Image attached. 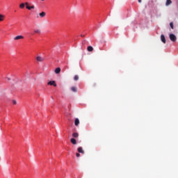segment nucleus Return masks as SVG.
Wrapping results in <instances>:
<instances>
[{
  "instance_id": "obj_24",
  "label": "nucleus",
  "mask_w": 178,
  "mask_h": 178,
  "mask_svg": "<svg viewBox=\"0 0 178 178\" xmlns=\"http://www.w3.org/2000/svg\"><path fill=\"white\" fill-rule=\"evenodd\" d=\"M81 37H86L85 35H81Z\"/></svg>"
},
{
  "instance_id": "obj_25",
  "label": "nucleus",
  "mask_w": 178,
  "mask_h": 178,
  "mask_svg": "<svg viewBox=\"0 0 178 178\" xmlns=\"http://www.w3.org/2000/svg\"><path fill=\"white\" fill-rule=\"evenodd\" d=\"M24 5H29V3L26 2V3H24Z\"/></svg>"
},
{
  "instance_id": "obj_22",
  "label": "nucleus",
  "mask_w": 178,
  "mask_h": 178,
  "mask_svg": "<svg viewBox=\"0 0 178 178\" xmlns=\"http://www.w3.org/2000/svg\"><path fill=\"white\" fill-rule=\"evenodd\" d=\"M13 105H16V104H17L16 100H13Z\"/></svg>"
},
{
  "instance_id": "obj_21",
  "label": "nucleus",
  "mask_w": 178,
  "mask_h": 178,
  "mask_svg": "<svg viewBox=\"0 0 178 178\" xmlns=\"http://www.w3.org/2000/svg\"><path fill=\"white\" fill-rule=\"evenodd\" d=\"M76 156L77 158H80V154H79V153H76Z\"/></svg>"
},
{
  "instance_id": "obj_16",
  "label": "nucleus",
  "mask_w": 178,
  "mask_h": 178,
  "mask_svg": "<svg viewBox=\"0 0 178 178\" xmlns=\"http://www.w3.org/2000/svg\"><path fill=\"white\" fill-rule=\"evenodd\" d=\"M26 9H28L29 10H31V9H34V6H26Z\"/></svg>"
},
{
  "instance_id": "obj_27",
  "label": "nucleus",
  "mask_w": 178,
  "mask_h": 178,
  "mask_svg": "<svg viewBox=\"0 0 178 178\" xmlns=\"http://www.w3.org/2000/svg\"><path fill=\"white\" fill-rule=\"evenodd\" d=\"M41 1H44V0H41Z\"/></svg>"
},
{
  "instance_id": "obj_15",
  "label": "nucleus",
  "mask_w": 178,
  "mask_h": 178,
  "mask_svg": "<svg viewBox=\"0 0 178 178\" xmlns=\"http://www.w3.org/2000/svg\"><path fill=\"white\" fill-rule=\"evenodd\" d=\"M4 19H5V15L0 14V22H3Z\"/></svg>"
},
{
  "instance_id": "obj_17",
  "label": "nucleus",
  "mask_w": 178,
  "mask_h": 178,
  "mask_svg": "<svg viewBox=\"0 0 178 178\" xmlns=\"http://www.w3.org/2000/svg\"><path fill=\"white\" fill-rule=\"evenodd\" d=\"M34 33H35L36 34H41V31L40 29H35L34 31Z\"/></svg>"
},
{
  "instance_id": "obj_23",
  "label": "nucleus",
  "mask_w": 178,
  "mask_h": 178,
  "mask_svg": "<svg viewBox=\"0 0 178 178\" xmlns=\"http://www.w3.org/2000/svg\"><path fill=\"white\" fill-rule=\"evenodd\" d=\"M138 2L139 3H141L142 1H141V0H138Z\"/></svg>"
},
{
  "instance_id": "obj_14",
  "label": "nucleus",
  "mask_w": 178,
  "mask_h": 178,
  "mask_svg": "<svg viewBox=\"0 0 178 178\" xmlns=\"http://www.w3.org/2000/svg\"><path fill=\"white\" fill-rule=\"evenodd\" d=\"M71 90L72 91V92H77V88L74 86H72L71 88Z\"/></svg>"
},
{
  "instance_id": "obj_3",
  "label": "nucleus",
  "mask_w": 178,
  "mask_h": 178,
  "mask_svg": "<svg viewBox=\"0 0 178 178\" xmlns=\"http://www.w3.org/2000/svg\"><path fill=\"white\" fill-rule=\"evenodd\" d=\"M47 86H54V87H56V82L55 81H50L47 83Z\"/></svg>"
},
{
  "instance_id": "obj_19",
  "label": "nucleus",
  "mask_w": 178,
  "mask_h": 178,
  "mask_svg": "<svg viewBox=\"0 0 178 178\" xmlns=\"http://www.w3.org/2000/svg\"><path fill=\"white\" fill-rule=\"evenodd\" d=\"M74 80L75 81H77V80H79V76L78 75H75L74 77Z\"/></svg>"
},
{
  "instance_id": "obj_10",
  "label": "nucleus",
  "mask_w": 178,
  "mask_h": 178,
  "mask_svg": "<svg viewBox=\"0 0 178 178\" xmlns=\"http://www.w3.org/2000/svg\"><path fill=\"white\" fill-rule=\"evenodd\" d=\"M169 5H172V0H166L165 6H169Z\"/></svg>"
},
{
  "instance_id": "obj_9",
  "label": "nucleus",
  "mask_w": 178,
  "mask_h": 178,
  "mask_svg": "<svg viewBox=\"0 0 178 178\" xmlns=\"http://www.w3.org/2000/svg\"><path fill=\"white\" fill-rule=\"evenodd\" d=\"M74 124H75V126H78L79 124H80V120H79V118L75 119Z\"/></svg>"
},
{
  "instance_id": "obj_26",
  "label": "nucleus",
  "mask_w": 178,
  "mask_h": 178,
  "mask_svg": "<svg viewBox=\"0 0 178 178\" xmlns=\"http://www.w3.org/2000/svg\"><path fill=\"white\" fill-rule=\"evenodd\" d=\"M7 80H8V81H9V80H10V78H7Z\"/></svg>"
},
{
  "instance_id": "obj_13",
  "label": "nucleus",
  "mask_w": 178,
  "mask_h": 178,
  "mask_svg": "<svg viewBox=\"0 0 178 178\" xmlns=\"http://www.w3.org/2000/svg\"><path fill=\"white\" fill-rule=\"evenodd\" d=\"M72 137H74V138H77V137H79V133H77V132L73 133Z\"/></svg>"
},
{
  "instance_id": "obj_4",
  "label": "nucleus",
  "mask_w": 178,
  "mask_h": 178,
  "mask_svg": "<svg viewBox=\"0 0 178 178\" xmlns=\"http://www.w3.org/2000/svg\"><path fill=\"white\" fill-rule=\"evenodd\" d=\"M161 40L162 41V42H163V44H166V39L165 38L164 35H161Z\"/></svg>"
},
{
  "instance_id": "obj_2",
  "label": "nucleus",
  "mask_w": 178,
  "mask_h": 178,
  "mask_svg": "<svg viewBox=\"0 0 178 178\" xmlns=\"http://www.w3.org/2000/svg\"><path fill=\"white\" fill-rule=\"evenodd\" d=\"M24 38V36L19 35H17L14 38L15 41H18V40H23Z\"/></svg>"
},
{
  "instance_id": "obj_11",
  "label": "nucleus",
  "mask_w": 178,
  "mask_h": 178,
  "mask_svg": "<svg viewBox=\"0 0 178 178\" xmlns=\"http://www.w3.org/2000/svg\"><path fill=\"white\" fill-rule=\"evenodd\" d=\"M46 15H47V13H45V12H42V13H39V16L40 17H45Z\"/></svg>"
},
{
  "instance_id": "obj_8",
  "label": "nucleus",
  "mask_w": 178,
  "mask_h": 178,
  "mask_svg": "<svg viewBox=\"0 0 178 178\" xmlns=\"http://www.w3.org/2000/svg\"><path fill=\"white\" fill-rule=\"evenodd\" d=\"M78 152H79V154H84V150L83 149V147H78Z\"/></svg>"
},
{
  "instance_id": "obj_6",
  "label": "nucleus",
  "mask_w": 178,
  "mask_h": 178,
  "mask_svg": "<svg viewBox=\"0 0 178 178\" xmlns=\"http://www.w3.org/2000/svg\"><path fill=\"white\" fill-rule=\"evenodd\" d=\"M87 51H88V52H92L94 51V48L92 46H89L87 47Z\"/></svg>"
},
{
  "instance_id": "obj_20",
  "label": "nucleus",
  "mask_w": 178,
  "mask_h": 178,
  "mask_svg": "<svg viewBox=\"0 0 178 178\" xmlns=\"http://www.w3.org/2000/svg\"><path fill=\"white\" fill-rule=\"evenodd\" d=\"M170 28L173 30V29H174L173 22H170Z\"/></svg>"
},
{
  "instance_id": "obj_18",
  "label": "nucleus",
  "mask_w": 178,
  "mask_h": 178,
  "mask_svg": "<svg viewBox=\"0 0 178 178\" xmlns=\"http://www.w3.org/2000/svg\"><path fill=\"white\" fill-rule=\"evenodd\" d=\"M24 6H25L24 3H21V4L19 5L20 9H24Z\"/></svg>"
},
{
  "instance_id": "obj_7",
  "label": "nucleus",
  "mask_w": 178,
  "mask_h": 178,
  "mask_svg": "<svg viewBox=\"0 0 178 178\" xmlns=\"http://www.w3.org/2000/svg\"><path fill=\"white\" fill-rule=\"evenodd\" d=\"M70 141H71L72 144H73V145H76V144H77V140H76V139H74L73 138H71Z\"/></svg>"
},
{
  "instance_id": "obj_5",
  "label": "nucleus",
  "mask_w": 178,
  "mask_h": 178,
  "mask_svg": "<svg viewBox=\"0 0 178 178\" xmlns=\"http://www.w3.org/2000/svg\"><path fill=\"white\" fill-rule=\"evenodd\" d=\"M36 60L38 62H44V57L38 56L36 57Z\"/></svg>"
},
{
  "instance_id": "obj_1",
  "label": "nucleus",
  "mask_w": 178,
  "mask_h": 178,
  "mask_svg": "<svg viewBox=\"0 0 178 178\" xmlns=\"http://www.w3.org/2000/svg\"><path fill=\"white\" fill-rule=\"evenodd\" d=\"M170 40L172 42H176V40H177V38H176V35H175V34L170 33Z\"/></svg>"
},
{
  "instance_id": "obj_12",
  "label": "nucleus",
  "mask_w": 178,
  "mask_h": 178,
  "mask_svg": "<svg viewBox=\"0 0 178 178\" xmlns=\"http://www.w3.org/2000/svg\"><path fill=\"white\" fill-rule=\"evenodd\" d=\"M55 73H56V74H59V73H60V67H57L55 70Z\"/></svg>"
}]
</instances>
